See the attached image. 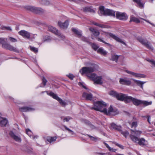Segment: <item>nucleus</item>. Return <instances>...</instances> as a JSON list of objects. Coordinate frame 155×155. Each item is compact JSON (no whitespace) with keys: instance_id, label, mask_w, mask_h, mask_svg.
<instances>
[{"instance_id":"1","label":"nucleus","mask_w":155,"mask_h":155,"mask_svg":"<svg viewBox=\"0 0 155 155\" xmlns=\"http://www.w3.org/2000/svg\"><path fill=\"white\" fill-rule=\"evenodd\" d=\"M95 65L93 64L90 67H83L80 70V72L82 75L86 74L87 76L91 79L95 83L97 84H102V76H97L95 74L92 73L95 70Z\"/></svg>"},{"instance_id":"2","label":"nucleus","mask_w":155,"mask_h":155,"mask_svg":"<svg viewBox=\"0 0 155 155\" xmlns=\"http://www.w3.org/2000/svg\"><path fill=\"white\" fill-rule=\"evenodd\" d=\"M131 134L130 137L131 139L135 143H137L141 146L146 145L145 140L143 138H139L137 137L140 136L142 133L141 131L131 129Z\"/></svg>"},{"instance_id":"3","label":"nucleus","mask_w":155,"mask_h":155,"mask_svg":"<svg viewBox=\"0 0 155 155\" xmlns=\"http://www.w3.org/2000/svg\"><path fill=\"white\" fill-rule=\"evenodd\" d=\"M7 40L5 38H0V43L2 44V48L10 51L18 52L19 51L16 48L6 42Z\"/></svg>"},{"instance_id":"4","label":"nucleus","mask_w":155,"mask_h":155,"mask_svg":"<svg viewBox=\"0 0 155 155\" xmlns=\"http://www.w3.org/2000/svg\"><path fill=\"white\" fill-rule=\"evenodd\" d=\"M106 106V104L103 101H97L92 109L102 112L107 113V110L105 108Z\"/></svg>"},{"instance_id":"5","label":"nucleus","mask_w":155,"mask_h":155,"mask_svg":"<svg viewBox=\"0 0 155 155\" xmlns=\"http://www.w3.org/2000/svg\"><path fill=\"white\" fill-rule=\"evenodd\" d=\"M104 7V6H101L99 7V12H98L99 14L100 15H104V16H110L115 17L114 11L110 10L107 9L105 10Z\"/></svg>"},{"instance_id":"6","label":"nucleus","mask_w":155,"mask_h":155,"mask_svg":"<svg viewBox=\"0 0 155 155\" xmlns=\"http://www.w3.org/2000/svg\"><path fill=\"white\" fill-rule=\"evenodd\" d=\"M133 103L136 106L142 105L143 107H145L151 105L152 104V101L148 102L146 101H142L134 98Z\"/></svg>"},{"instance_id":"7","label":"nucleus","mask_w":155,"mask_h":155,"mask_svg":"<svg viewBox=\"0 0 155 155\" xmlns=\"http://www.w3.org/2000/svg\"><path fill=\"white\" fill-rule=\"evenodd\" d=\"M27 10L37 14L43 13L44 10L42 8L31 6H28L25 7Z\"/></svg>"},{"instance_id":"8","label":"nucleus","mask_w":155,"mask_h":155,"mask_svg":"<svg viewBox=\"0 0 155 155\" xmlns=\"http://www.w3.org/2000/svg\"><path fill=\"white\" fill-rule=\"evenodd\" d=\"M47 94L52 97L53 98L56 100L60 103L63 106H64L66 104V103L63 101L56 94L52 91H46Z\"/></svg>"},{"instance_id":"9","label":"nucleus","mask_w":155,"mask_h":155,"mask_svg":"<svg viewBox=\"0 0 155 155\" xmlns=\"http://www.w3.org/2000/svg\"><path fill=\"white\" fill-rule=\"evenodd\" d=\"M137 40L145 46L147 48L151 50H153V48L151 46L150 43L147 40L144 39L141 37L138 38Z\"/></svg>"},{"instance_id":"10","label":"nucleus","mask_w":155,"mask_h":155,"mask_svg":"<svg viewBox=\"0 0 155 155\" xmlns=\"http://www.w3.org/2000/svg\"><path fill=\"white\" fill-rule=\"evenodd\" d=\"M48 30L55 34L61 39H63L64 37L62 35L59 31L56 29L51 26H49L48 27Z\"/></svg>"},{"instance_id":"11","label":"nucleus","mask_w":155,"mask_h":155,"mask_svg":"<svg viewBox=\"0 0 155 155\" xmlns=\"http://www.w3.org/2000/svg\"><path fill=\"white\" fill-rule=\"evenodd\" d=\"M109 94L113 97H115L117 100L120 101L122 99L123 97V94L120 93H118L116 91H111L109 92Z\"/></svg>"},{"instance_id":"12","label":"nucleus","mask_w":155,"mask_h":155,"mask_svg":"<svg viewBox=\"0 0 155 155\" xmlns=\"http://www.w3.org/2000/svg\"><path fill=\"white\" fill-rule=\"evenodd\" d=\"M116 17L118 19L122 20H126L128 18L126 14L124 12H117L116 13Z\"/></svg>"},{"instance_id":"13","label":"nucleus","mask_w":155,"mask_h":155,"mask_svg":"<svg viewBox=\"0 0 155 155\" xmlns=\"http://www.w3.org/2000/svg\"><path fill=\"white\" fill-rule=\"evenodd\" d=\"M18 34L23 38L29 39L30 38V33L25 30H21L18 32Z\"/></svg>"},{"instance_id":"14","label":"nucleus","mask_w":155,"mask_h":155,"mask_svg":"<svg viewBox=\"0 0 155 155\" xmlns=\"http://www.w3.org/2000/svg\"><path fill=\"white\" fill-rule=\"evenodd\" d=\"M9 134L11 137L14 139L16 141L20 143L21 142V140L20 136H18L12 131H10Z\"/></svg>"},{"instance_id":"15","label":"nucleus","mask_w":155,"mask_h":155,"mask_svg":"<svg viewBox=\"0 0 155 155\" xmlns=\"http://www.w3.org/2000/svg\"><path fill=\"white\" fill-rule=\"evenodd\" d=\"M105 33L107 35H109L110 36V37L115 40L117 41L122 43L124 45H126V43L124 41L115 35L111 33H107L106 32H105Z\"/></svg>"},{"instance_id":"16","label":"nucleus","mask_w":155,"mask_h":155,"mask_svg":"<svg viewBox=\"0 0 155 155\" xmlns=\"http://www.w3.org/2000/svg\"><path fill=\"white\" fill-rule=\"evenodd\" d=\"M126 72L130 74L133 75L134 77L138 78H145L146 77V75L140 73H136L129 71H127Z\"/></svg>"},{"instance_id":"17","label":"nucleus","mask_w":155,"mask_h":155,"mask_svg":"<svg viewBox=\"0 0 155 155\" xmlns=\"http://www.w3.org/2000/svg\"><path fill=\"white\" fill-rule=\"evenodd\" d=\"M123 99L121 100L120 101H124L126 103H130L131 101L133 102L134 97L131 96H128L127 95L123 94Z\"/></svg>"},{"instance_id":"18","label":"nucleus","mask_w":155,"mask_h":155,"mask_svg":"<svg viewBox=\"0 0 155 155\" xmlns=\"http://www.w3.org/2000/svg\"><path fill=\"white\" fill-rule=\"evenodd\" d=\"M58 24L61 28L64 29L66 28L68 25V21L66 20L64 23H62L60 21H58Z\"/></svg>"},{"instance_id":"19","label":"nucleus","mask_w":155,"mask_h":155,"mask_svg":"<svg viewBox=\"0 0 155 155\" xmlns=\"http://www.w3.org/2000/svg\"><path fill=\"white\" fill-rule=\"evenodd\" d=\"M82 96L83 97L86 99V100L91 101L92 99L93 95L91 93L84 92Z\"/></svg>"},{"instance_id":"20","label":"nucleus","mask_w":155,"mask_h":155,"mask_svg":"<svg viewBox=\"0 0 155 155\" xmlns=\"http://www.w3.org/2000/svg\"><path fill=\"white\" fill-rule=\"evenodd\" d=\"M19 110L21 112H27L33 111L35 109L31 107H24L19 108Z\"/></svg>"},{"instance_id":"21","label":"nucleus","mask_w":155,"mask_h":155,"mask_svg":"<svg viewBox=\"0 0 155 155\" xmlns=\"http://www.w3.org/2000/svg\"><path fill=\"white\" fill-rule=\"evenodd\" d=\"M119 82L121 84L127 85H130L131 84V82L130 80L122 78H120Z\"/></svg>"},{"instance_id":"22","label":"nucleus","mask_w":155,"mask_h":155,"mask_svg":"<svg viewBox=\"0 0 155 155\" xmlns=\"http://www.w3.org/2000/svg\"><path fill=\"white\" fill-rule=\"evenodd\" d=\"M134 82L137 84L138 86H140L142 89H143V85L145 83V82H143L140 81L135 80L132 79Z\"/></svg>"},{"instance_id":"23","label":"nucleus","mask_w":155,"mask_h":155,"mask_svg":"<svg viewBox=\"0 0 155 155\" xmlns=\"http://www.w3.org/2000/svg\"><path fill=\"white\" fill-rule=\"evenodd\" d=\"M84 12H90L94 13L95 11L93 9L91 6L86 7L83 8Z\"/></svg>"},{"instance_id":"24","label":"nucleus","mask_w":155,"mask_h":155,"mask_svg":"<svg viewBox=\"0 0 155 155\" xmlns=\"http://www.w3.org/2000/svg\"><path fill=\"white\" fill-rule=\"evenodd\" d=\"M134 22L136 23H139L140 22V21L139 19L135 17L133 15H131L130 17V22Z\"/></svg>"},{"instance_id":"25","label":"nucleus","mask_w":155,"mask_h":155,"mask_svg":"<svg viewBox=\"0 0 155 155\" xmlns=\"http://www.w3.org/2000/svg\"><path fill=\"white\" fill-rule=\"evenodd\" d=\"M89 29L95 36H97L99 35L100 33L97 30L92 28H90Z\"/></svg>"},{"instance_id":"26","label":"nucleus","mask_w":155,"mask_h":155,"mask_svg":"<svg viewBox=\"0 0 155 155\" xmlns=\"http://www.w3.org/2000/svg\"><path fill=\"white\" fill-rule=\"evenodd\" d=\"M81 121L82 122L88 125L91 128H92V129H94V126L92 125L91 124V122L85 119H82L81 120Z\"/></svg>"},{"instance_id":"27","label":"nucleus","mask_w":155,"mask_h":155,"mask_svg":"<svg viewBox=\"0 0 155 155\" xmlns=\"http://www.w3.org/2000/svg\"><path fill=\"white\" fill-rule=\"evenodd\" d=\"M72 31L78 37H81L82 36L81 32L77 30V29L73 28L72 29Z\"/></svg>"},{"instance_id":"28","label":"nucleus","mask_w":155,"mask_h":155,"mask_svg":"<svg viewBox=\"0 0 155 155\" xmlns=\"http://www.w3.org/2000/svg\"><path fill=\"white\" fill-rule=\"evenodd\" d=\"M57 137H47V140L50 143H51L55 141Z\"/></svg>"},{"instance_id":"29","label":"nucleus","mask_w":155,"mask_h":155,"mask_svg":"<svg viewBox=\"0 0 155 155\" xmlns=\"http://www.w3.org/2000/svg\"><path fill=\"white\" fill-rule=\"evenodd\" d=\"M97 52L101 54L104 55H105L107 54V52L106 51H104L103 48H99L97 51Z\"/></svg>"},{"instance_id":"30","label":"nucleus","mask_w":155,"mask_h":155,"mask_svg":"<svg viewBox=\"0 0 155 155\" xmlns=\"http://www.w3.org/2000/svg\"><path fill=\"white\" fill-rule=\"evenodd\" d=\"M119 56L116 54H112L111 60L113 61H115L117 62Z\"/></svg>"},{"instance_id":"31","label":"nucleus","mask_w":155,"mask_h":155,"mask_svg":"<svg viewBox=\"0 0 155 155\" xmlns=\"http://www.w3.org/2000/svg\"><path fill=\"white\" fill-rule=\"evenodd\" d=\"M129 124L130 125L131 128H135L137 126V121H133L131 123H129Z\"/></svg>"},{"instance_id":"32","label":"nucleus","mask_w":155,"mask_h":155,"mask_svg":"<svg viewBox=\"0 0 155 155\" xmlns=\"http://www.w3.org/2000/svg\"><path fill=\"white\" fill-rule=\"evenodd\" d=\"M8 121L7 120L6 118H4L0 122V124L2 126H5L8 123Z\"/></svg>"},{"instance_id":"33","label":"nucleus","mask_w":155,"mask_h":155,"mask_svg":"<svg viewBox=\"0 0 155 155\" xmlns=\"http://www.w3.org/2000/svg\"><path fill=\"white\" fill-rule=\"evenodd\" d=\"M134 2H136L137 3L139 6L140 8H142L143 6V5L141 2L140 0H133Z\"/></svg>"},{"instance_id":"34","label":"nucleus","mask_w":155,"mask_h":155,"mask_svg":"<svg viewBox=\"0 0 155 155\" xmlns=\"http://www.w3.org/2000/svg\"><path fill=\"white\" fill-rule=\"evenodd\" d=\"M113 112V109L112 107L110 106L109 108L108 111H107V113H104V114L107 115H109L111 114V113Z\"/></svg>"},{"instance_id":"35","label":"nucleus","mask_w":155,"mask_h":155,"mask_svg":"<svg viewBox=\"0 0 155 155\" xmlns=\"http://www.w3.org/2000/svg\"><path fill=\"white\" fill-rule=\"evenodd\" d=\"M97 40L99 41H100V42H101L103 43H104V44L107 45L108 46H109V47H111V45L109 43H107L106 42H105L103 40V38H97Z\"/></svg>"},{"instance_id":"36","label":"nucleus","mask_w":155,"mask_h":155,"mask_svg":"<svg viewBox=\"0 0 155 155\" xmlns=\"http://www.w3.org/2000/svg\"><path fill=\"white\" fill-rule=\"evenodd\" d=\"M146 60L151 63L154 67H155V61L153 60H150L148 58H147Z\"/></svg>"},{"instance_id":"37","label":"nucleus","mask_w":155,"mask_h":155,"mask_svg":"<svg viewBox=\"0 0 155 155\" xmlns=\"http://www.w3.org/2000/svg\"><path fill=\"white\" fill-rule=\"evenodd\" d=\"M121 134L124 136L125 137H127L129 134V133L127 131H121Z\"/></svg>"},{"instance_id":"38","label":"nucleus","mask_w":155,"mask_h":155,"mask_svg":"<svg viewBox=\"0 0 155 155\" xmlns=\"http://www.w3.org/2000/svg\"><path fill=\"white\" fill-rule=\"evenodd\" d=\"M81 39L82 41L85 42H86L89 44H91V43L89 41L88 39L87 38H85L84 37H81Z\"/></svg>"},{"instance_id":"39","label":"nucleus","mask_w":155,"mask_h":155,"mask_svg":"<svg viewBox=\"0 0 155 155\" xmlns=\"http://www.w3.org/2000/svg\"><path fill=\"white\" fill-rule=\"evenodd\" d=\"M92 45V47L94 50L96 51L98 48L99 47L95 44H90Z\"/></svg>"},{"instance_id":"40","label":"nucleus","mask_w":155,"mask_h":155,"mask_svg":"<svg viewBox=\"0 0 155 155\" xmlns=\"http://www.w3.org/2000/svg\"><path fill=\"white\" fill-rule=\"evenodd\" d=\"M1 29H2V30L6 29V30H8V31H12V29H11V27H9V26H3L2 28Z\"/></svg>"},{"instance_id":"41","label":"nucleus","mask_w":155,"mask_h":155,"mask_svg":"<svg viewBox=\"0 0 155 155\" xmlns=\"http://www.w3.org/2000/svg\"><path fill=\"white\" fill-rule=\"evenodd\" d=\"M111 142H112V143L115 144L116 146L118 147L119 148H120L121 149H124V147L122 145L120 144H119L114 141Z\"/></svg>"},{"instance_id":"42","label":"nucleus","mask_w":155,"mask_h":155,"mask_svg":"<svg viewBox=\"0 0 155 155\" xmlns=\"http://www.w3.org/2000/svg\"><path fill=\"white\" fill-rule=\"evenodd\" d=\"M64 127L65 129L68 130L69 131V132L71 133L72 135H74V133L73 131L68 128L66 126H64Z\"/></svg>"},{"instance_id":"43","label":"nucleus","mask_w":155,"mask_h":155,"mask_svg":"<svg viewBox=\"0 0 155 155\" xmlns=\"http://www.w3.org/2000/svg\"><path fill=\"white\" fill-rule=\"evenodd\" d=\"M87 135L92 140L96 141L97 140V138L96 137H94L88 134H87Z\"/></svg>"},{"instance_id":"44","label":"nucleus","mask_w":155,"mask_h":155,"mask_svg":"<svg viewBox=\"0 0 155 155\" xmlns=\"http://www.w3.org/2000/svg\"><path fill=\"white\" fill-rule=\"evenodd\" d=\"M117 125L114 123H112L110 125V128L111 129H114L115 130L116 127H117Z\"/></svg>"},{"instance_id":"45","label":"nucleus","mask_w":155,"mask_h":155,"mask_svg":"<svg viewBox=\"0 0 155 155\" xmlns=\"http://www.w3.org/2000/svg\"><path fill=\"white\" fill-rule=\"evenodd\" d=\"M9 41L12 42H15L17 41V40L13 38L9 37Z\"/></svg>"},{"instance_id":"46","label":"nucleus","mask_w":155,"mask_h":155,"mask_svg":"<svg viewBox=\"0 0 155 155\" xmlns=\"http://www.w3.org/2000/svg\"><path fill=\"white\" fill-rule=\"evenodd\" d=\"M50 40V37L48 36H46L44 38V41H49Z\"/></svg>"},{"instance_id":"47","label":"nucleus","mask_w":155,"mask_h":155,"mask_svg":"<svg viewBox=\"0 0 155 155\" xmlns=\"http://www.w3.org/2000/svg\"><path fill=\"white\" fill-rule=\"evenodd\" d=\"M30 49L35 52H37L38 51V49L34 47H30Z\"/></svg>"},{"instance_id":"48","label":"nucleus","mask_w":155,"mask_h":155,"mask_svg":"<svg viewBox=\"0 0 155 155\" xmlns=\"http://www.w3.org/2000/svg\"><path fill=\"white\" fill-rule=\"evenodd\" d=\"M71 118L69 117H64L63 119V121L64 122L65 121L66 122L68 121Z\"/></svg>"},{"instance_id":"49","label":"nucleus","mask_w":155,"mask_h":155,"mask_svg":"<svg viewBox=\"0 0 155 155\" xmlns=\"http://www.w3.org/2000/svg\"><path fill=\"white\" fill-rule=\"evenodd\" d=\"M42 82L43 83L44 86H45V85H46V83L47 82V80L44 77H43V78Z\"/></svg>"},{"instance_id":"50","label":"nucleus","mask_w":155,"mask_h":155,"mask_svg":"<svg viewBox=\"0 0 155 155\" xmlns=\"http://www.w3.org/2000/svg\"><path fill=\"white\" fill-rule=\"evenodd\" d=\"M26 133L30 137L31 136V132L29 129H27L26 130Z\"/></svg>"},{"instance_id":"51","label":"nucleus","mask_w":155,"mask_h":155,"mask_svg":"<svg viewBox=\"0 0 155 155\" xmlns=\"http://www.w3.org/2000/svg\"><path fill=\"white\" fill-rule=\"evenodd\" d=\"M115 130L121 132V131H122L121 130V127L120 126H117V127H116Z\"/></svg>"},{"instance_id":"52","label":"nucleus","mask_w":155,"mask_h":155,"mask_svg":"<svg viewBox=\"0 0 155 155\" xmlns=\"http://www.w3.org/2000/svg\"><path fill=\"white\" fill-rule=\"evenodd\" d=\"M67 76L71 80H73L74 78V76L72 74H70L68 75Z\"/></svg>"},{"instance_id":"53","label":"nucleus","mask_w":155,"mask_h":155,"mask_svg":"<svg viewBox=\"0 0 155 155\" xmlns=\"http://www.w3.org/2000/svg\"><path fill=\"white\" fill-rule=\"evenodd\" d=\"M98 26L102 28H106L105 25L101 24H99Z\"/></svg>"},{"instance_id":"54","label":"nucleus","mask_w":155,"mask_h":155,"mask_svg":"<svg viewBox=\"0 0 155 155\" xmlns=\"http://www.w3.org/2000/svg\"><path fill=\"white\" fill-rule=\"evenodd\" d=\"M104 144L105 145L106 147L109 149H110V147L105 142L104 143Z\"/></svg>"},{"instance_id":"55","label":"nucleus","mask_w":155,"mask_h":155,"mask_svg":"<svg viewBox=\"0 0 155 155\" xmlns=\"http://www.w3.org/2000/svg\"><path fill=\"white\" fill-rule=\"evenodd\" d=\"M150 116H149V115H146V118H147V121L150 124Z\"/></svg>"},{"instance_id":"56","label":"nucleus","mask_w":155,"mask_h":155,"mask_svg":"<svg viewBox=\"0 0 155 155\" xmlns=\"http://www.w3.org/2000/svg\"><path fill=\"white\" fill-rule=\"evenodd\" d=\"M109 150L110 151H111V152H115L116 150L115 149H114L113 148H110V149H109Z\"/></svg>"},{"instance_id":"57","label":"nucleus","mask_w":155,"mask_h":155,"mask_svg":"<svg viewBox=\"0 0 155 155\" xmlns=\"http://www.w3.org/2000/svg\"><path fill=\"white\" fill-rule=\"evenodd\" d=\"M140 19H143L145 21H146L147 22V23H148L150 24V23L149 21L147 20H146V19H143V18H140Z\"/></svg>"},{"instance_id":"58","label":"nucleus","mask_w":155,"mask_h":155,"mask_svg":"<svg viewBox=\"0 0 155 155\" xmlns=\"http://www.w3.org/2000/svg\"><path fill=\"white\" fill-rule=\"evenodd\" d=\"M97 153L99 154L100 155H104L105 154V153Z\"/></svg>"},{"instance_id":"59","label":"nucleus","mask_w":155,"mask_h":155,"mask_svg":"<svg viewBox=\"0 0 155 155\" xmlns=\"http://www.w3.org/2000/svg\"><path fill=\"white\" fill-rule=\"evenodd\" d=\"M99 24L95 22V23L94 25L98 26Z\"/></svg>"},{"instance_id":"60","label":"nucleus","mask_w":155,"mask_h":155,"mask_svg":"<svg viewBox=\"0 0 155 155\" xmlns=\"http://www.w3.org/2000/svg\"><path fill=\"white\" fill-rule=\"evenodd\" d=\"M99 24L95 22V23L94 25L98 26Z\"/></svg>"},{"instance_id":"61","label":"nucleus","mask_w":155,"mask_h":155,"mask_svg":"<svg viewBox=\"0 0 155 155\" xmlns=\"http://www.w3.org/2000/svg\"><path fill=\"white\" fill-rule=\"evenodd\" d=\"M4 119V118L2 117H0V122L2 121V120H3V119Z\"/></svg>"},{"instance_id":"62","label":"nucleus","mask_w":155,"mask_h":155,"mask_svg":"<svg viewBox=\"0 0 155 155\" xmlns=\"http://www.w3.org/2000/svg\"><path fill=\"white\" fill-rule=\"evenodd\" d=\"M150 24H151V25H153V26H155V25L154 24H153V23H150Z\"/></svg>"},{"instance_id":"63","label":"nucleus","mask_w":155,"mask_h":155,"mask_svg":"<svg viewBox=\"0 0 155 155\" xmlns=\"http://www.w3.org/2000/svg\"><path fill=\"white\" fill-rule=\"evenodd\" d=\"M83 87L84 88H85V89H87V88H86V86H83Z\"/></svg>"},{"instance_id":"64","label":"nucleus","mask_w":155,"mask_h":155,"mask_svg":"<svg viewBox=\"0 0 155 155\" xmlns=\"http://www.w3.org/2000/svg\"><path fill=\"white\" fill-rule=\"evenodd\" d=\"M46 5H48L49 4V2H46V3L45 4Z\"/></svg>"}]
</instances>
